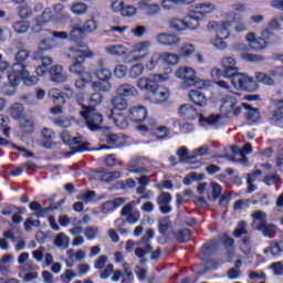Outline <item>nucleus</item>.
I'll list each match as a JSON object with an SVG mask.
<instances>
[{
  "label": "nucleus",
  "instance_id": "18",
  "mask_svg": "<svg viewBox=\"0 0 283 283\" xmlns=\"http://www.w3.org/2000/svg\"><path fill=\"white\" fill-rule=\"evenodd\" d=\"M94 74L98 81H109V78H112V71L105 67V60L103 59L97 60Z\"/></svg>",
  "mask_w": 283,
  "mask_h": 283
},
{
  "label": "nucleus",
  "instance_id": "44",
  "mask_svg": "<svg viewBox=\"0 0 283 283\" xmlns=\"http://www.w3.org/2000/svg\"><path fill=\"white\" fill-rule=\"evenodd\" d=\"M222 243H223L224 248L227 249L230 258H233V254L235 253V240L226 235Z\"/></svg>",
  "mask_w": 283,
  "mask_h": 283
},
{
  "label": "nucleus",
  "instance_id": "16",
  "mask_svg": "<svg viewBox=\"0 0 283 283\" xmlns=\"http://www.w3.org/2000/svg\"><path fill=\"white\" fill-rule=\"evenodd\" d=\"M156 41L160 45H167V46L178 45L180 43V36L176 34L163 32L156 35Z\"/></svg>",
  "mask_w": 283,
  "mask_h": 283
},
{
  "label": "nucleus",
  "instance_id": "5",
  "mask_svg": "<svg viewBox=\"0 0 283 283\" xmlns=\"http://www.w3.org/2000/svg\"><path fill=\"white\" fill-rule=\"evenodd\" d=\"M154 229H147L142 240L139 241V247L135 250V255L140 259V264L147 262L145 255L151 253L154 248L151 247V240L154 238Z\"/></svg>",
  "mask_w": 283,
  "mask_h": 283
},
{
  "label": "nucleus",
  "instance_id": "49",
  "mask_svg": "<svg viewBox=\"0 0 283 283\" xmlns=\"http://www.w3.org/2000/svg\"><path fill=\"white\" fill-rule=\"evenodd\" d=\"M175 238L179 244L187 242L191 238V230L184 229L175 234Z\"/></svg>",
  "mask_w": 283,
  "mask_h": 283
},
{
  "label": "nucleus",
  "instance_id": "43",
  "mask_svg": "<svg viewBox=\"0 0 283 283\" xmlns=\"http://www.w3.org/2000/svg\"><path fill=\"white\" fill-rule=\"evenodd\" d=\"M193 52H196V45L191 43H186L179 49V54L184 56V59H189Z\"/></svg>",
  "mask_w": 283,
  "mask_h": 283
},
{
  "label": "nucleus",
  "instance_id": "64",
  "mask_svg": "<svg viewBox=\"0 0 283 283\" xmlns=\"http://www.w3.org/2000/svg\"><path fill=\"white\" fill-rule=\"evenodd\" d=\"M76 277V273L72 270H65L63 274H61L60 279L63 283H70L71 280H74Z\"/></svg>",
  "mask_w": 283,
  "mask_h": 283
},
{
  "label": "nucleus",
  "instance_id": "62",
  "mask_svg": "<svg viewBox=\"0 0 283 283\" xmlns=\"http://www.w3.org/2000/svg\"><path fill=\"white\" fill-rule=\"evenodd\" d=\"M98 28V24L96 23V20L91 19L84 22L82 30L84 32H94Z\"/></svg>",
  "mask_w": 283,
  "mask_h": 283
},
{
  "label": "nucleus",
  "instance_id": "51",
  "mask_svg": "<svg viewBox=\"0 0 283 283\" xmlns=\"http://www.w3.org/2000/svg\"><path fill=\"white\" fill-rule=\"evenodd\" d=\"M239 249L244 255H251V237L243 238Z\"/></svg>",
  "mask_w": 283,
  "mask_h": 283
},
{
  "label": "nucleus",
  "instance_id": "53",
  "mask_svg": "<svg viewBox=\"0 0 283 283\" xmlns=\"http://www.w3.org/2000/svg\"><path fill=\"white\" fill-rule=\"evenodd\" d=\"M255 76L259 83H263L264 85H275V81L266 73L258 72L255 73Z\"/></svg>",
  "mask_w": 283,
  "mask_h": 283
},
{
  "label": "nucleus",
  "instance_id": "63",
  "mask_svg": "<svg viewBox=\"0 0 283 283\" xmlns=\"http://www.w3.org/2000/svg\"><path fill=\"white\" fill-rule=\"evenodd\" d=\"M273 118L275 120H282L283 118V99L276 103V109L273 113Z\"/></svg>",
  "mask_w": 283,
  "mask_h": 283
},
{
  "label": "nucleus",
  "instance_id": "25",
  "mask_svg": "<svg viewBox=\"0 0 283 283\" xmlns=\"http://www.w3.org/2000/svg\"><path fill=\"white\" fill-rule=\"evenodd\" d=\"M238 105V99L233 95H227L223 98L222 105H221V112L223 114H231L233 112V107Z\"/></svg>",
  "mask_w": 283,
  "mask_h": 283
},
{
  "label": "nucleus",
  "instance_id": "8",
  "mask_svg": "<svg viewBox=\"0 0 283 283\" xmlns=\"http://www.w3.org/2000/svg\"><path fill=\"white\" fill-rule=\"evenodd\" d=\"M139 159L138 158H134L128 163V171H130V174H137L138 177V185L142 187H147L150 182L149 177L146 176L145 174H147V168L140 166L138 164Z\"/></svg>",
  "mask_w": 283,
  "mask_h": 283
},
{
  "label": "nucleus",
  "instance_id": "24",
  "mask_svg": "<svg viewBox=\"0 0 283 283\" xmlns=\"http://www.w3.org/2000/svg\"><path fill=\"white\" fill-rule=\"evenodd\" d=\"M189 98L199 107H205V105H207V96H205L203 93L198 90H191L189 92Z\"/></svg>",
  "mask_w": 283,
  "mask_h": 283
},
{
  "label": "nucleus",
  "instance_id": "11",
  "mask_svg": "<svg viewBox=\"0 0 283 283\" xmlns=\"http://www.w3.org/2000/svg\"><path fill=\"white\" fill-rule=\"evenodd\" d=\"M221 67L223 70V77L231 78L233 74H238V66L235 65V59L231 56H224L221 59Z\"/></svg>",
  "mask_w": 283,
  "mask_h": 283
},
{
  "label": "nucleus",
  "instance_id": "29",
  "mask_svg": "<svg viewBox=\"0 0 283 283\" xmlns=\"http://www.w3.org/2000/svg\"><path fill=\"white\" fill-rule=\"evenodd\" d=\"M106 143L107 145H111V147H125V137L123 135L118 134H109L106 136Z\"/></svg>",
  "mask_w": 283,
  "mask_h": 283
},
{
  "label": "nucleus",
  "instance_id": "47",
  "mask_svg": "<svg viewBox=\"0 0 283 283\" xmlns=\"http://www.w3.org/2000/svg\"><path fill=\"white\" fill-rule=\"evenodd\" d=\"M143 72H145V66L143 64H135L130 67L128 76L129 78H138V76H143Z\"/></svg>",
  "mask_w": 283,
  "mask_h": 283
},
{
  "label": "nucleus",
  "instance_id": "42",
  "mask_svg": "<svg viewBox=\"0 0 283 283\" xmlns=\"http://www.w3.org/2000/svg\"><path fill=\"white\" fill-rule=\"evenodd\" d=\"M49 96L53 98L54 105H59L60 103H65V98L63 97V93L59 88H51L49 91Z\"/></svg>",
  "mask_w": 283,
  "mask_h": 283
},
{
  "label": "nucleus",
  "instance_id": "33",
  "mask_svg": "<svg viewBox=\"0 0 283 283\" xmlns=\"http://www.w3.org/2000/svg\"><path fill=\"white\" fill-rule=\"evenodd\" d=\"M186 30H197L200 25V17L198 13L189 14L185 18Z\"/></svg>",
  "mask_w": 283,
  "mask_h": 283
},
{
  "label": "nucleus",
  "instance_id": "17",
  "mask_svg": "<svg viewBox=\"0 0 283 283\" xmlns=\"http://www.w3.org/2000/svg\"><path fill=\"white\" fill-rule=\"evenodd\" d=\"M171 193L169 192H161L158 197H157V205L159 206V211H161L163 213H171Z\"/></svg>",
  "mask_w": 283,
  "mask_h": 283
},
{
  "label": "nucleus",
  "instance_id": "14",
  "mask_svg": "<svg viewBox=\"0 0 283 283\" xmlns=\"http://www.w3.org/2000/svg\"><path fill=\"white\" fill-rule=\"evenodd\" d=\"M128 118L133 123H143L147 118V108L144 106H134L128 111Z\"/></svg>",
  "mask_w": 283,
  "mask_h": 283
},
{
  "label": "nucleus",
  "instance_id": "46",
  "mask_svg": "<svg viewBox=\"0 0 283 283\" xmlns=\"http://www.w3.org/2000/svg\"><path fill=\"white\" fill-rule=\"evenodd\" d=\"M248 224L245 221H240L238 223L237 229H234L233 231V237L234 238H242V235H248L249 234V230L247 229Z\"/></svg>",
  "mask_w": 283,
  "mask_h": 283
},
{
  "label": "nucleus",
  "instance_id": "36",
  "mask_svg": "<svg viewBox=\"0 0 283 283\" xmlns=\"http://www.w3.org/2000/svg\"><path fill=\"white\" fill-rule=\"evenodd\" d=\"M123 276H122V283H132L134 282V272L132 271V266L129 263L125 262L123 263Z\"/></svg>",
  "mask_w": 283,
  "mask_h": 283
},
{
  "label": "nucleus",
  "instance_id": "59",
  "mask_svg": "<svg viewBox=\"0 0 283 283\" xmlns=\"http://www.w3.org/2000/svg\"><path fill=\"white\" fill-rule=\"evenodd\" d=\"M114 74L117 78H125L127 76V65L118 64L115 66Z\"/></svg>",
  "mask_w": 283,
  "mask_h": 283
},
{
  "label": "nucleus",
  "instance_id": "35",
  "mask_svg": "<svg viewBox=\"0 0 283 283\" xmlns=\"http://www.w3.org/2000/svg\"><path fill=\"white\" fill-rule=\"evenodd\" d=\"M12 29L17 34H25L30 30V22L25 20L15 21L12 23Z\"/></svg>",
  "mask_w": 283,
  "mask_h": 283
},
{
  "label": "nucleus",
  "instance_id": "58",
  "mask_svg": "<svg viewBox=\"0 0 283 283\" xmlns=\"http://www.w3.org/2000/svg\"><path fill=\"white\" fill-rule=\"evenodd\" d=\"M157 127H158V123L156 122V119H149L147 126L140 125L137 127V129H139V132H150L151 134L156 130Z\"/></svg>",
  "mask_w": 283,
  "mask_h": 283
},
{
  "label": "nucleus",
  "instance_id": "54",
  "mask_svg": "<svg viewBox=\"0 0 283 283\" xmlns=\"http://www.w3.org/2000/svg\"><path fill=\"white\" fill-rule=\"evenodd\" d=\"M53 125H55L56 127H62V128H67V127H72V119H70V117H57L55 119H53Z\"/></svg>",
  "mask_w": 283,
  "mask_h": 283
},
{
  "label": "nucleus",
  "instance_id": "22",
  "mask_svg": "<svg viewBox=\"0 0 283 283\" xmlns=\"http://www.w3.org/2000/svg\"><path fill=\"white\" fill-rule=\"evenodd\" d=\"M120 216L126 218L128 224H136L140 220V211L134 209L126 210V206L120 210Z\"/></svg>",
  "mask_w": 283,
  "mask_h": 283
},
{
  "label": "nucleus",
  "instance_id": "15",
  "mask_svg": "<svg viewBox=\"0 0 283 283\" xmlns=\"http://www.w3.org/2000/svg\"><path fill=\"white\" fill-rule=\"evenodd\" d=\"M96 174H97L96 178L102 182H114V180H118V178L123 176V172L118 170L107 171V170H103V168L97 169Z\"/></svg>",
  "mask_w": 283,
  "mask_h": 283
},
{
  "label": "nucleus",
  "instance_id": "40",
  "mask_svg": "<svg viewBox=\"0 0 283 283\" xmlns=\"http://www.w3.org/2000/svg\"><path fill=\"white\" fill-rule=\"evenodd\" d=\"M161 59H163V54L158 52L153 53L149 61L145 65L146 70H148L149 72H151L153 70H156V66L158 65V63H160Z\"/></svg>",
  "mask_w": 283,
  "mask_h": 283
},
{
  "label": "nucleus",
  "instance_id": "41",
  "mask_svg": "<svg viewBox=\"0 0 283 283\" xmlns=\"http://www.w3.org/2000/svg\"><path fill=\"white\" fill-rule=\"evenodd\" d=\"M87 83H92V73H85V75H80V78L75 81L76 90H84Z\"/></svg>",
  "mask_w": 283,
  "mask_h": 283
},
{
  "label": "nucleus",
  "instance_id": "32",
  "mask_svg": "<svg viewBox=\"0 0 283 283\" xmlns=\"http://www.w3.org/2000/svg\"><path fill=\"white\" fill-rule=\"evenodd\" d=\"M251 218L253 219V227L258 229L260 224H265L268 220L266 212L262 210H256L251 214Z\"/></svg>",
  "mask_w": 283,
  "mask_h": 283
},
{
  "label": "nucleus",
  "instance_id": "28",
  "mask_svg": "<svg viewBox=\"0 0 283 283\" xmlns=\"http://www.w3.org/2000/svg\"><path fill=\"white\" fill-rule=\"evenodd\" d=\"M256 231H261L264 238H275L276 228L275 224L265 222L263 224H259Z\"/></svg>",
  "mask_w": 283,
  "mask_h": 283
},
{
  "label": "nucleus",
  "instance_id": "6",
  "mask_svg": "<svg viewBox=\"0 0 283 283\" xmlns=\"http://www.w3.org/2000/svg\"><path fill=\"white\" fill-rule=\"evenodd\" d=\"M8 78L11 87H17L21 80L23 81L24 85H28L29 87H32V85H36V83H39V77L35 75H30V71L28 69H23L20 72L10 73Z\"/></svg>",
  "mask_w": 283,
  "mask_h": 283
},
{
  "label": "nucleus",
  "instance_id": "12",
  "mask_svg": "<svg viewBox=\"0 0 283 283\" xmlns=\"http://www.w3.org/2000/svg\"><path fill=\"white\" fill-rule=\"evenodd\" d=\"M149 48H151L150 41H143L139 43H136L133 48V51L137 53V55L133 56V62L136 63L138 61H143L145 56H148L149 54Z\"/></svg>",
  "mask_w": 283,
  "mask_h": 283
},
{
  "label": "nucleus",
  "instance_id": "27",
  "mask_svg": "<svg viewBox=\"0 0 283 283\" xmlns=\"http://www.w3.org/2000/svg\"><path fill=\"white\" fill-rule=\"evenodd\" d=\"M111 116L116 127H118L119 129H127L129 122L123 113L114 114V111H111Z\"/></svg>",
  "mask_w": 283,
  "mask_h": 283
},
{
  "label": "nucleus",
  "instance_id": "31",
  "mask_svg": "<svg viewBox=\"0 0 283 283\" xmlns=\"http://www.w3.org/2000/svg\"><path fill=\"white\" fill-rule=\"evenodd\" d=\"M105 52L112 56H123L127 54V48H125L123 44L108 45L105 48Z\"/></svg>",
  "mask_w": 283,
  "mask_h": 283
},
{
  "label": "nucleus",
  "instance_id": "20",
  "mask_svg": "<svg viewBox=\"0 0 283 283\" xmlns=\"http://www.w3.org/2000/svg\"><path fill=\"white\" fill-rule=\"evenodd\" d=\"M116 94L127 98L129 96H138V90L127 83H124L116 88Z\"/></svg>",
  "mask_w": 283,
  "mask_h": 283
},
{
  "label": "nucleus",
  "instance_id": "39",
  "mask_svg": "<svg viewBox=\"0 0 283 283\" xmlns=\"http://www.w3.org/2000/svg\"><path fill=\"white\" fill-rule=\"evenodd\" d=\"M53 242L59 249H67L70 247V238L65 233H59Z\"/></svg>",
  "mask_w": 283,
  "mask_h": 283
},
{
  "label": "nucleus",
  "instance_id": "7",
  "mask_svg": "<svg viewBox=\"0 0 283 283\" xmlns=\"http://www.w3.org/2000/svg\"><path fill=\"white\" fill-rule=\"evenodd\" d=\"M177 78H181L186 87H193L198 83V76L196 75V70L188 66H180L175 72Z\"/></svg>",
  "mask_w": 283,
  "mask_h": 283
},
{
  "label": "nucleus",
  "instance_id": "19",
  "mask_svg": "<svg viewBox=\"0 0 283 283\" xmlns=\"http://www.w3.org/2000/svg\"><path fill=\"white\" fill-rule=\"evenodd\" d=\"M179 115L186 120H196L198 111L191 104H184L179 108Z\"/></svg>",
  "mask_w": 283,
  "mask_h": 283
},
{
  "label": "nucleus",
  "instance_id": "38",
  "mask_svg": "<svg viewBox=\"0 0 283 283\" xmlns=\"http://www.w3.org/2000/svg\"><path fill=\"white\" fill-rule=\"evenodd\" d=\"M169 27L171 28V30H174L175 32H185L186 29V23H185V19H178V18H171L169 20Z\"/></svg>",
  "mask_w": 283,
  "mask_h": 283
},
{
  "label": "nucleus",
  "instance_id": "34",
  "mask_svg": "<svg viewBox=\"0 0 283 283\" xmlns=\"http://www.w3.org/2000/svg\"><path fill=\"white\" fill-rule=\"evenodd\" d=\"M231 28V22H221L219 25H217L216 36H219L220 39H229V29Z\"/></svg>",
  "mask_w": 283,
  "mask_h": 283
},
{
  "label": "nucleus",
  "instance_id": "21",
  "mask_svg": "<svg viewBox=\"0 0 283 283\" xmlns=\"http://www.w3.org/2000/svg\"><path fill=\"white\" fill-rule=\"evenodd\" d=\"M111 105L113 109H117V112H125V109L129 107V102L120 95H115L111 99Z\"/></svg>",
  "mask_w": 283,
  "mask_h": 283
},
{
  "label": "nucleus",
  "instance_id": "30",
  "mask_svg": "<svg viewBox=\"0 0 283 283\" xmlns=\"http://www.w3.org/2000/svg\"><path fill=\"white\" fill-rule=\"evenodd\" d=\"M30 209L31 211H35L34 216L36 218H45V216H48V213H50V211H52V208L48 207V208H43L41 206V203L33 201L30 203Z\"/></svg>",
  "mask_w": 283,
  "mask_h": 283
},
{
  "label": "nucleus",
  "instance_id": "26",
  "mask_svg": "<svg viewBox=\"0 0 283 283\" xmlns=\"http://www.w3.org/2000/svg\"><path fill=\"white\" fill-rule=\"evenodd\" d=\"M231 151L233 154L232 158L234 163H239V165H249V158L247 155L242 151V148L238 146H231Z\"/></svg>",
  "mask_w": 283,
  "mask_h": 283
},
{
  "label": "nucleus",
  "instance_id": "61",
  "mask_svg": "<svg viewBox=\"0 0 283 283\" xmlns=\"http://www.w3.org/2000/svg\"><path fill=\"white\" fill-rule=\"evenodd\" d=\"M36 19H40L42 23H50L52 21V9L46 8L43 10L41 15H38Z\"/></svg>",
  "mask_w": 283,
  "mask_h": 283
},
{
  "label": "nucleus",
  "instance_id": "55",
  "mask_svg": "<svg viewBox=\"0 0 283 283\" xmlns=\"http://www.w3.org/2000/svg\"><path fill=\"white\" fill-rule=\"evenodd\" d=\"M11 116L15 120L23 116V105L20 103H15L11 106Z\"/></svg>",
  "mask_w": 283,
  "mask_h": 283
},
{
  "label": "nucleus",
  "instance_id": "23",
  "mask_svg": "<svg viewBox=\"0 0 283 283\" xmlns=\"http://www.w3.org/2000/svg\"><path fill=\"white\" fill-rule=\"evenodd\" d=\"M138 10H142V12H145V14H149L150 17L154 14H158L160 12V6L156 3H148L147 1H140L138 3Z\"/></svg>",
  "mask_w": 283,
  "mask_h": 283
},
{
  "label": "nucleus",
  "instance_id": "2",
  "mask_svg": "<svg viewBox=\"0 0 283 283\" xmlns=\"http://www.w3.org/2000/svg\"><path fill=\"white\" fill-rule=\"evenodd\" d=\"M65 56L67 59H73V63L69 67L71 74H76V76L90 74V72L85 71V65H83V63H85V59H94V52L87 48V44L77 41L67 48Z\"/></svg>",
  "mask_w": 283,
  "mask_h": 283
},
{
  "label": "nucleus",
  "instance_id": "56",
  "mask_svg": "<svg viewBox=\"0 0 283 283\" xmlns=\"http://www.w3.org/2000/svg\"><path fill=\"white\" fill-rule=\"evenodd\" d=\"M151 134L153 136H156L158 140H163V138H167V136H169V128L165 126H158Z\"/></svg>",
  "mask_w": 283,
  "mask_h": 283
},
{
  "label": "nucleus",
  "instance_id": "1",
  "mask_svg": "<svg viewBox=\"0 0 283 283\" xmlns=\"http://www.w3.org/2000/svg\"><path fill=\"white\" fill-rule=\"evenodd\" d=\"M165 81H169L168 74H156L153 77H142L137 80V87L138 90H142V92L150 94V101L160 105L163 103H167L171 94L169 88L158 85V83H165Z\"/></svg>",
  "mask_w": 283,
  "mask_h": 283
},
{
  "label": "nucleus",
  "instance_id": "3",
  "mask_svg": "<svg viewBox=\"0 0 283 283\" xmlns=\"http://www.w3.org/2000/svg\"><path fill=\"white\" fill-rule=\"evenodd\" d=\"M228 78H231V84L234 90H241L243 92H255V90H258V83L253 81V77L244 73H234Z\"/></svg>",
  "mask_w": 283,
  "mask_h": 283
},
{
  "label": "nucleus",
  "instance_id": "50",
  "mask_svg": "<svg viewBox=\"0 0 283 283\" xmlns=\"http://www.w3.org/2000/svg\"><path fill=\"white\" fill-rule=\"evenodd\" d=\"M84 32L85 31H83V28L72 25L71 31L69 32V38L71 39V41H78V39H81V36H83Z\"/></svg>",
  "mask_w": 283,
  "mask_h": 283
},
{
  "label": "nucleus",
  "instance_id": "57",
  "mask_svg": "<svg viewBox=\"0 0 283 283\" xmlns=\"http://www.w3.org/2000/svg\"><path fill=\"white\" fill-rule=\"evenodd\" d=\"M247 120L250 123H258L260 120V112L258 108H250L245 114Z\"/></svg>",
  "mask_w": 283,
  "mask_h": 283
},
{
  "label": "nucleus",
  "instance_id": "37",
  "mask_svg": "<svg viewBox=\"0 0 283 283\" xmlns=\"http://www.w3.org/2000/svg\"><path fill=\"white\" fill-rule=\"evenodd\" d=\"M90 7L85 4V2H75L71 6V12L76 14L77 17H83V14H87V10Z\"/></svg>",
  "mask_w": 283,
  "mask_h": 283
},
{
  "label": "nucleus",
  "instance_id": "45",
  "mask_svg": "<svg viewBox=\"0 0 283 283\" xmlns=\"http://www.w3.org/2000/svg\"><path fill=\"white\" fill-rule=\"evenodd\" d=\"M71 147L74 151H87V143H83L81 137L73 138Z\"/></svg>",
  "mask_w": 283,
  "mask_h": 283
},
{
  "label": "nucleus",
  "instance_id": "4",
  "mask_svg": "<svg viewBox=\"0 0 283 283\" xmlns=\"http://www.w3.org/2000/svg\"><path fill=\"white\" fill-rule=\"evenodd\" d=\"M80 114L85 118V123L91 132L101 129V125H103V115L101 113H96L94 107L85 106Z\"/></svg>",
  "mask_w": 283,
  "mask_h": 283
},
{
  "label": "nucleus",
  "instance_id": "60",
  "mask_svg": "<svg viewBox=\"0 0 283 283\" xmlns=\"http://www.w3.org/2000/svg\"><path fill=\"white\" fill-rule=\"evenodd\" d=\"M122 17H128V18H132V17H136V7L132 6V4H128V6H125L122 8Z\"/></svg>",
  "mask_w": 283,
  "mask_h": 283
},
{
  "label": "nucleus",
  "instance_id": "10",
  "mask_svg": "<svg viewBox=\"0 0 283 283\" xmlns=\"http://www.w3.org/2000/svg\"><path fill=\"white\" fill-rule=\"evenodd\" d=\"M49 78L52 83H67V73L62 65L55 64L49 69Z\"/></svg>",
  "mask_w": 283,
  "mask_h": 283
},
{
  "label": "nucleus",
  "instance_id": "52",
  "mask_svg": "<svg viewBox=\"0 0 283 283\" xmlns=\"http://www.w3.org/2000/svg\"><path fill=\"white\" fill-rule=\"evenodd\" d=\"M161 59L167 63L168 65H178L179 56L178 54L166 52L161 55Z\"/></svg>",
  "mask_w": 283,
  "mask_h": 283
},
{
  "label": "nucleus",
  "instance_id": "48",
  "mask_svg": "<svg viewBox=\"0 0 283 283\" xmlns=\"http://www.w3.org/2000/svg\"><path fill=\"white\" fill-rule=\"evenodd\" d=\"M94 198H96V192H94L92 190H87L85 192H81L76 197V200H83L84 205H90V202H92V200H94Z\"/></svg>",
  "mask_w": 283,
  "mask_h": 283
},
{
  "label": "nucleus",
  "instance_id": "9",
  "mask_svg": "<svg viewBox=\"0 0 283 283\" xmlns=\"http://www.w3.org/2000/svg\"><path fill=\"white\" fill-rule=\"evenodd\" d=\"M14 59H15V63L12 65L11 74H15L17 72L28 69L25 61L30 59V51L22 49L18 53H15Z\"/></svg>",
  "mask_w": 283,
  "mask_h": 283
},
{
  "label": "nucleus",
  "instance_id": "13",
  "mask_svg": "<svg viewBox=\"0 0 283 283\" xmlns=\"http://www.w3.org/2000/svg\"><path fill=\"white\" fill-rule=\"evenodd\" d=\"M265 255H272V258H276V255H282L283 253V234L274 241L270 242L269 248L263 250Z\"/></svg>",
  "mask_w": 283,
  "mask_h": 283
}]
</instances>
